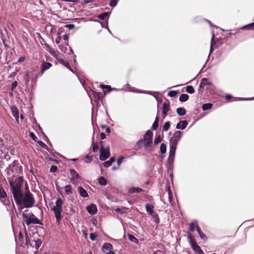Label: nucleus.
<instances>
[{
	"instance_id": "obj_35",
	"label": "nucleus",
	"mask_w": 254,
	"mask_h": 254,
	"mask_svg": "<svg viewBox=\"0 0 254 254\" xmlns=\"http://www.w3.org/2000/svg\"><path fill=\"white\" fill-rule=\"evenodd\" d=\"M98 183L100 185L105 186L107 184V181L103 177H100L98 179Z\"/></svg>"
},
{
	"instance_id": "obj_37",
	"label": "nucleus",
	"mask_w": 254,
	"mask_h": 254,
	"mask_svg": "<svg viewBox=\"0 0 254 254\" xmlns=\"http://www.w3.org/2000/svg\"><path fill=\"white\" fill-rule=\"evenodd\" d=\"M170 127V123L169 122H166L163 126V131H167L169 130Z\"/></svg>"
},
{
	"instance_id": "obj_42",
	"label": "nucleus",
	"mask_w": 254,
	"mask_h": 254,
	"mask_svg": "<svg viewBox=\"0 0 254 254\" xmlns=\"http://www.w3.org/2000/svg\"><path fill=\"white\" fill-rule=\"evenodd\" d=\"M186 91L189 93L192 94L194 92V89L192 86H188L186 88Z\"/></svg>"
},
{
	"instance_id": "obj_29",
	"label": "nucleus",
	"mask_w": 254,
	"mask_h": 254,
	"mask_svg": "<svg viewBox=\"0 0 254 254\" xmlns=\"http://www.w3.org/2000/svg\"><path fill=\"white\" fill-rule=\"evenodd\" d=\"M158 122H159V118L157 116L155 118V121L153 123L152 126V129L154 130H155L157 129L158 127Z\"/></svg>"
},
{
	"instance_id": "obj_19",
	"label": "nucleus",
	"mask_w": 254,
	"mask_h": 254,
	"mask_svg": "<svg viewBox=\"0 0 254 254\" xmlns=\"http://www.w3.org/2000/svg\"><path fill=\"white\" fill-rule=\"evenodd\" d=\"M145 208L147 213L151 215H153V214L154 213V206L151 204L147 203L145 205Z\"/></svg>"
},
{
	"instance_id": "obj_27",
	"label": "nucleus",
	"mask_w": 254,
	"mask_h": 254,
	"mask_svg": "<svg viewBox=\"0 0 254 254\" xmlns=\"http://www.w3.org/2000/svg\"><path fill=\"white\" fill-rule=\"evenodd\" d=\"M26 76L27 77L26 80V82L27 83L29 81L31 78H33V73L32 72L30 71H27L26 72Z\"/></svg>"
},
{
	"instance_id": "obj_22",
	"label": "nucleus",
	"mask_w": 254,
	"mask_h": 254,
	"mask_svg": "<svg viewBox=\"0 0 254 254\" xmlns=\"http://www.w3.org/2000/svg\"><path fill=\"white\" fill-rule=\"evenodd\" d=\"M112 249V245L109 243H105L102 247V250L104 252H106L107 251H111Z\"/></svg>"
},
{
	"instance_id": "obj_60",
	"label": "nucleus",
	"mask_w": 254,
	"mask_h": 254,
	"mask_svg": "<svg viewBox=\"0 0 254 254\" xmlns=\"http://www.w3.org/2000/svg\"><path fill=\"white\" fill-rule=\"evenodd\" d=\"M30 136L33 138L34 140L35 139V138L36 137L35 135L33 132H30Z\"/></svg>"
},
{
	"instance_id": "obj_44",
	"label": "nucleus",
	"mask_w": 254,
	"mask_h": 254,
	"mask_svg": "<svg viewBox=\"0 0 254 254\" xmlns=\"http://www.w3.org/2000/svg\"><path fill=\"white\" fill-rule=\"evenodd\" d=\"M94 97L97 99H100L102 96V94L100 92L93 91Z\"/></svg>"
},
{
	"instance_id": "obj_52",
	"label": "nucleus",
	"mask_w": 254,
	"mask_h": 254,
	"mask_svg": "<svg viewBox=\"0 0 254 254\" xmlns=\"http://www.w3.org/2000/svg\"><path fill=\"white\" fill-rule=\"evenodd\" d=\"M25 59H26V58H25V56H21V57L19 58V59H18V62H19V63H22V62H24V61H25Z\"/></svg>"
},
{
	"instance_id": "obj_46",
	"label": "nucleus",
	"mask_w": 254,
	"mask_h": 254,
	"mask_svg": "<svg viewBox=\"0 0 254 254\" xmlns=\"http://www.w3.org/2000/svg\"><path fill=\"white\" fill-rule=\"evenodd\" d=\"M124 158H125L124 157L121 156L117 160V163L119 166V167H120L121 164L122 163Z\"/></svg>"
},
{
	"instance_id": "obj_58",
	"label": "nucleus",
	"mask_w": 254,
	"mask_h": 254,
	"mask_svg": "<svg viewBox=\"0 0 254 254\" xmlns=\"http://www.w3.org/2000/svg\"><path fill=\"white\" fill-rule=\"evenodd\" d=\"M100 137L102 139H105L106 137V135H105V133L103 132L101 133Z\"/></svg>"
},
{
	"instance_id": "obj_43",
	"label": "nucleus",
	"mask_w": 254,
	"mask_h": 254,
	"mask_svg": "<svg viewBox=\"0 0 254 254\" xmlns=\"http://www.w3.org/2000/svg\"><path fill=\"white\" fill-rule=\"evenodd\" d=\"M162 140V138L160 136V135H157L155 136V138L154 139V144H158L159 142H160Z\"/></svg>"
},
{
	"instance_id": "obj_26",
	"label": "nucleus",
	"mask_w": 254,
	"mask_h": 254,
	"mask_svg": "<svg viewBox=\"0 0 254 254\" xmlns=\"http://www.w3.org/2000/svg\"><path fill=\"white\" fill-rule=\"evenodd\" d=\"M241 29H247L248 30H254V22L245 25L241 28Z\"/></svg>"
},
{
	"instance_id": "obj_34",
	"label": "nucleus",
	"mask_w": 254,
	"mask_h": 254,
	"mask_svg": "<svg viewBox=\"0 0 254 254\" xmlns=\"http://www.w3.org/2000/svg\"><path fill=\"white\" fill-rule=\"evenodd\" d=\"M127 237H128V239L131 242H132L134 243L135 244H137L138 243V240L132 235L129 234L127 235Z\"/></svg>"
},
{
	"instance_id": "obj_5",
	"label": "nucleus",
	"mask_w": 254,
	"mask_h": 254,
	"mask_svg": "<svg viewBox=\"0 0 254 254\" xmlns=\"http://www.w3.org/2000/svg\"><path fill=\"white\" fill-rule=\"evenodd\" d=\"M182 136L181 131H176L170 139V145L176 146Z\"/></svg>"
},
{
	"instance_id": "obj_41",
	"label": "nucleus",
	"mask_w": 254,
	"mask_h": 254,
	"mask_svg": "<svg viewBox=\"0 0 254 254\" xmlns=\"http://www.w3.org/2000/svg\"><path fill=\"white\" fill-rule=\"evenodd\" d=\"M109 14V13L108 12H104L103 13H102L98 15V17L101 19L103 20L106 17L108 16Z\"/></svg>"
},
{
	"instance_id": "obj_63",
	"label": "nucleus",
	"mask_w": 254,
	"mask_h": 254,
	"mask_svg": "<svg viewBox=\"0 0 254 254\" xmlns=\"http://www.w3.org/2000/svg\"><path fill=\"white\" fill-rule=\"evenodd\" d=\"M225 97H226V99L229 100V99H230V98H231V95L230 94H227L226 95Z\"/></svg>"
},
{
	"instance_id": "obj_1",
	"label": "nucleus",
	"mask_w": 254,
	"mask_h": 254,
	"mask_svg": "<svg viewBox=\"0 0 254 254\" xmlns=\"http://www.w3.org/2000/svg\"><path fill=\"white\" fill-rule=\"evenodd\" d=\"M17 197L19 199L14 197L16 203L18 205H23L26 208L31 207L34 203V198L30 192L26 193L25 194L22 192L18 195Z\"/></svg>"
},
{
	"instance_id": "obj_13",
	"label": "nucleus",
	"mask_w": 254,
	"mask_h": 254,
	"mask_svg": "<svg viewBox=\"0 0 254 254\" xmlns=\"http://www.w3.org/2000/svg\"><path fill=\"white\" fill-rule=\"evenodd\" d=\"M11 111L13 116L15 118L17 123H19V112L18 109L15 106L11 107Z\"/></svg>"
},
{
	"instance_id": "obj_24",
	"label": "nucleus",
	"mask_w": 254,
	"mask_h": 254,
	"mask_svg": "<svg viewBox=\"0 0 254 254\" xmlns=\"http://www.w3.org/2000/svg\"><path fill=\"white\" fill-rule=\"evenodd\" d=\"M65 192L66 195H70L72 193L73 191L70 185H66L64 187Z\"/></svg>"
},
{
	"instance_id": "obj_25",
	"label": "nucleus",
	"mask_w": 254,
	"mask_h": 254,
	"mask_svg": "<svg viewBox=\"0 0 254 254\" xmlns=\"http://www.w3.org/2000/svg\"><path fill=\"white\" fill-rule=\"evenodd\" d=\"M59 62L62 64L63 65H64V66H65V67H66L67 68L69 69V70L72 71V72H73V70L70 67L69 65V64L67 62H65L64 61V60L63 59H61V60H59Z\"/></svg>"
},
{
	"instance_id": "obj_49",
	"label": "nucleus",
	"mask_w": 254,
	"mask_h": 254,
	"mask_svg": "<svg viewBox=\"0 0 254 254\" xmlns=\"http://www.w3.org/2000/svg\"><path fill=\"white\" fill-rule=\"evenodd\" d=\"M57 171V167L55 166H52L50 168V171L52 173H55Z\"/></svg>"
},
{
	"instance_id": "obj_57",
	"label": "nucleus",
	"mask_w": 254,
	"mask_h": 254,
	"mask_svg": "<svg viewBox=\"0 0 254 254\" xmlns=\"http://www.w3.org/2000/svg\"><path fill=\"white\" fill-rule=\"evenodd\" d=\"M38 143H39V144L40 145H41V146L42 147H44L45 146H46V144H45L44 142H43L42 141H39L38 142Z\"/></svg>"
},
{
	"instance_id": "obj_7",
	"label": "nucleus",
	"mask_w": 254,
	"mask_h": 254,
	"mask_svg": "<svg viewBox=\"0 0 254 254\" xmlns=\"http://www.w3.org/2000/svg\"><path fill=\"white\" fill-rule=\"evenodd\" d=\"M100 159L101 161H105L109 157L110 155L109 148L107 147L105 148L103 146L100 147Z\"/></svg>"
},
{
	"instance_id": "obj_39",
	"label": "nucleus",
	"mask_w": 254,
	"mask_h": 254,
	"mask_svg": "<svg viewBox=\"0 0 254 254\" xmlns=\"http://www.w3.org/2000/svg\"><path fill=\"white\" fill-rule=\"evenodd\" d=\"M62 32V31H60L59 30L58 32V37L55 40V42L57 44H59L61 41L62 38L61 34Z\"/></svg>"
},
{
	"instance_id": "obj_17",
	"label": "nucleus",
	"mask_w": 254,
	"mask_h": 254,
	"mask_svg": "<svg viewBox=\"0 0 254 254\" xmlns=\"http://www.w3.org/2000/svg\"><path fill=\"white\" fill-rule=\"evenodd\" d=\"M141 191H142V190L138 187H131L128 189V192L129 193H139Z\"/></svg>"
},
{
	"instance_id": "obj_32",
	"label": "nucleus",
	"mask_w": 254,
	"mask_h": 254,
	"mask_svg": "<svg viewBox=\"0 0 254 254\" xmlns=\"http://www.w3.org/2000/svg\"><path fill=\"white\" fill-rule=\"evenodd\" d=\"M212 105L211 103H205L202 106V109L203 111H206L211 109Z\"/></svg>"
},
{
	"instance_id": "obj_14",
	"label": "nucleus",
	"mask_w": 254,
	"mask_h": 254,
	"mask_svg": "<svg viewBox=\"0 0 254 254\" xmlns=\"http://www.w3.org/2000/svg\"><path fill=\"white\" fill-rule=\"evenodd\" d=\"M170 110V105L168 102H165L163 104V118L167 116V112Z\"/></svg>"
},
{
	"instance_id": "obj_9",
	"label": "nucleus",
	"mask_w": 254,
	"mask_h": 254,
	"mask_svg": "<svg viewBox=\"0 0 254 254\" xmlns=\"http://www.w3.org/2000/svg\"><path fill=\"white\" fill-rule=\"evenodd\" d=\"M0 200L5 205H6L8 203V200L6 199V193L1 187H0Z\"/></svg>"
},
{
	"instance_id": "obj_47",
	"label": "nucleus",
	"mask_w": 254,
	"mask_h": 254,
	"mask_svg": "<svg viewBox=\"0 0 254 254\" xmlns=\"http://www.w3.org/2000/svg\"><path fill=\"white\" fill-rule=\"evenodd\" d=\"M118 1L116 0H112L110 2V5L111 6H115L117 4Z\"/></svg>"
},
{
	"instance_id": "obj_6",
	"label": "nucleus",
	"mask_w": 254,
	"mask_h": 254,
	"mask_svg": "<svg viewBox=\"0 0 254 254\" xmlns=\"http://www.w3.org/2000/svg\"><path fill=\"white\" fill-rule=\"evenodd\" d=\"M23 217L25 219V222L27 225H29L31 224H39V220L33 214L28 215L26 214H23Z\"/></svg>"
},
{
	"instance_id": "obj_28",
	"label": "nucleus",
	"mask_w": 254,
	"mask_h": 254,
	"mask_svg": "<svg viewBox=\"0 0 254 254\" xmlns=\"http://www.w3.org/2000/svg\"><path fill=\"white\" fill-rule=\"evenodd\" d=\"M177 113L179 116H184L186 114V111L184 108H179L177 109Z\"/></svg>"
},
{
	"instance_id": "obj_62",
	"label": "nucleus",
	"mask_w": 254,
	"mask_h": 254,
	"mask_svg": "<svg viewBox=\"0 0 254 254\" xmlns=\"http://www.w3.org/2000/svg\"><path fill=\"white\" fill-rule=\"evenodd\" d=\"M93 1V0H84V2L86 4H87V3L91 2Z\"/></svg>"
},
{
	"instance_id": "obj_55",
	"label": "nucleus",
	"mask_w": 254,
	"mask_h": 254,
	"mask_svg": "<svg viewBox=\"0 0 254 254\" xmlns=\"http://www.w3.org/2000/svg\"><path fill=\"white\" fill-rule=\"evenodd\" d=\"M82 233L84 234V235L85 237V238H87V233H86V228H84V229H83V230H82Z\"/></svg>"
},
{
	"instance_id": "obj_23",
	"label": "nucleus",
	"mask_w": 254,
	"mask_h": 254,
	"mask_svg": "<svg viewBox=\"0 0 254 254\" xmlns=\"http://www.w3.org/2000/svg\"><path fill=\"white\" fill-rule=\"evenodd\" d=\"M176 148V146L170 145L169 156L175 157Z\"/></svg>"
},
{
	"instance_id": "obj_51",
	"label": "nucleus",
	"mask_w": 254,
	"mask_h": 254,
	"mask_svg": "<svg viewBox=\"0 0 254 254\" xmlns=\"http://www.w3.org/2000/svg\"><path fill=\"white\" fill-rule=\"evenodd\" d=\"M111 165L112 164L109 161H107L104 163V166L106 168L110 167Z\"/></svg>"
},
{
	"instance_id": "obj_21",
	"label": "nucleus",
	"mask_w": 254,
	"mask_h": 254,
	"mask_svg": "<svg viewBox=\"0 0 254 254\" xmlns=\"http://www.w3.org/2000/svg\"><path fill=\"white\" fill-rule=\"evenodd\" d=\"M207 85H211V82L206 78H202L200 81V87L204 88V86Z\"/></svg>"
},
{
	"instance_id": "obj_2",
	"label": "nucleus",
	"mask_w": 254,
	"mask_h": 254,
	"mask_svg": "<svg viewBox=\"0 0 254 254\" xmlns=\"http://www.w3.org/2000/svg\"><path fill=\"white\" fill-rule=\"evenodd\" d=\"M9 183L12 189L13 197H17V199H19L18 195L22 193L21 187L23 185V179L21 177H19L15 179L14 181L13 180H9Z\"/></svg>"
},
{
	"instance_id": "obj_53",
	"label": "nucleus",
	"mask_w": 254,
	"mask_h": 254,
	"mask_svg": "<svg viewBox=\"0 0 254 254\" xmlns=\"http://www.w3.org/2000/svg\"><path fill=\"white\" fill-rule=\"evenodd\" d=\"M17 85V82L16 81L13 82L11 85V89L12 90L14 89L15 88H16Z\"/></svg>"
},
{
	"instance_id": "obj_16",
	"label": "nucleus",
	"mask_w": 254,
	"mask_h": 254,
	"mask_svg": "<svg viewBox=\"0 0 254 254\" xmlns=\"http://www.w3.org/2000/svg\"><path fill=\"white\" fill-rule=\"evenodd\" d=\"M78 191L80 194V195L83 197H88V194L86 191L82 187H79L77 188Z\"/></svg>"
},
{
	"instance_id": "obj_59",
	"label": "nucleus",
	"mask_w": 254,
	"mask_h": 254,
	"mask_svg": "<svg viewBox=\"0 0 254 254\" xmlns=\"http://www.w3.org/2000/svg\"><path fill=\"white\" fill-rule=\"evenodd\" d=\"M8 171H9L13 172L14 170V167L13 166H9V168L7 169Z\"/></svg>"
},
{
	"instance_id": "obj_45",
	"label": "nucleus",
	"mask_w": 254,
	"mask_h": 254,
	"mask_svg": "<svg viewBox=\"0 0 254 254\" xmlns=\"http://www.w3.org/2000/svg\"><path fill=\"white\" fill-rule=\"evenodd\" d=\"M177 94V92L176 91H170L168 93V95L170 97H175Z\"/></svg>"
},
{
	"instance_id": "obj_15",
	"label": "nucleus",
	"mask_w": 254,
	"mask_h": 254,
	"mask_svg": "<svg viewBox=\"0 0 254 254\" xmlns=\"http://www.w3.org/2000/svg\"><path fill=\"white\" fill-rule=\"evenodd\" d=\"M188 123L186 121H182L179 122L176 126L177 129H185Z\"/></svg>"
},
{
	"instance_id": "obj_54",
	"label": "nucleus",
	"mask_w": 254,
	"mask_h": 254,
	"mask_svg": "<svg viewBox=\"0 0 254 254\" xmlns=\"http://www.w3.org/2000/svg\"><path fill=\"white\" fill-rule=\"evenodd\" d=\"M101 86H102L103 89L107 88V89H110V90L111 89V86H109V85H101Z\"/></svg>"
},
{
	"instance_id": "obj_18",
	"label": "nucleus",
	"mask_w": 254,
	"mask_h": 254,
	"mask_svg": "<svg viewBox=\"0 0 254 254\" xmlns=\"http://www.w3.org/2000/svg\"><path fill=\"white\" fill-rule=\"evenodd\" d=\"M70 173L72 177L71 182H72V180H77L79 178V175L75 170L71 169Z\"/></svg>"
},
{
	"instance_id": "obj_50",
	"label": "nucleus",
	"mask_w": 254,
	"mask_h": 254,
	"mask_svg": "<svg viewBox=\"0 0 254 254\" xmlns=\"http://www.w3.org/2000/svg\"><path fill=\"white\" fill-rule=\"evenodd\" d=\"M65 27L69 29H74L75 26L74 24H67L65 25Z\"/></svg>"
},
{
	"instance_id": "obj_56",
	"label": "nucleus",
	"mask_w": 254,
	"mask_h": 254,
	"mask_svg": "<svg viewBox=\"0 0 254 254\" xmlns=\"http://www.w3.org/2000/svg\"><path fill=\"white\" fill-rule=\"evenodd\" d=\"M63 39L64 41H67L68 39V34H65L63 36Z\"/></svg>"
},
{
	"instance_id": "obj_40",
	"label": "nucleus",
	"mask_w": 254,
	"mask_h": 254,
	"mask_svg": "<svg viewBox=\"0 0 254 254\" xmlns=\"http://www.w3.org/2000/svg\"><path fill=\"white\" fill-rule=\"evenodd\" d=\"M23 236L22 234V233L20 232L18 234V239H16V242L18 243V241H19V243H20V246H22L23 243H21V242L23 241Z\"/></svg>"
},
{
	"instance_id": "obj_61",
	"label": "nucleus",
	"mask_w": 254,
	"mask_h": 254,
	"mask_svg": "<svg viewBox=\"0 0 254 254\" xmlns=\"http://www.w3.org/2000/svg\"><path fill=\"white\" fill-rule=\"evenodd\" d=\"M109 161L112 164V163L115 162V158L114 157H112Z\"/></svg>"
},
{
	"instance_id": "obj_36",
	"label": "nucleus",
	"mask_w": 254,
	"mask_h": 254,
	"mask_svg": "<svg viewBox=\"0 0 254 254\" xmlns=\"http://www.w3.org/2000/svg\"><path fill=\"white\" fill-rule=\"evenodd\" d=\"M160 153L161 154H165L166 152V145L165 143H162L160 147Z\"/></svg>"
},
{
	"instance_id": "obj_31",
	"label": "nucleus",
	"mask_w": 254,
	"mask_h": 254,
	"mask_svg": "<svg viewBox=\"0 0 254 254\" xmlns=\"http://www.w3.org/2000/svg\"><path fill=\"white\" fill-rule=\"evenodd\" d=\"M197 232L199 235V237L200 238L203 240H207V237L206 235L201 231L200 229L199 228H198L197 229Z\"/></svg>"
},
{
	"instance_id": "obj_4",
	"label": "nucleus",
	"mask_w": 254,
	"mask_h": 254,
	"mask_svg": "<svg viewBox=\"0 0 254 254\" xmlns=\"http://www.w3.org/2000/svg\"><path fill=\"white\" fill-rule=\"evenodd\" d=\"M64 204L63 200L60 197L57 198L55 205L52 207L51 209L54 212L57 222H60L62 219V212L63 211L62 206Z\"/></svg>"
},
{
	"instance_id": "obj_10",
	"label": "nucleus",
	"mask_w": 254,
	"mask_h": 254,
	"mask_svg": "<svg viewBox=\"0 0 254 254\" xmlns=\"http://www.w3.org/2000/svg\"><path fill=\"white\" fill-rule=\"evenodd\" d=\"M87 212L91 215H94L97 212V208L96 205L91 204L86 207Z\"/></svg>"
},
{
	"instance_id": "obj_12",
	"label": "nucleus",
	"mask_w": 254,
	"mask_h": 254,
	"mask_svg": "<svg viewBox=\"0 0 254 254\" xmlns=\"http://www.w3.org/2000/svg\"><path fill=\"white\" fill-rule=\"evenodd\" d=\"M52 66V64L51 63L43 62L41 65V74L42 75L45 71L49 69Z\"/></svg>"
},
{
	"instance_id": "obj_30",
	"label": "nucleus",
	"mask_w": 254,
	"mask_h": 254,
	"mask_svg": "<svg viewBox=\"0 0 254 254\" xmlns=\"http://www.w3.org/2000/svg\"><path fill=\"white\" fill-rule=\"evenodd\" d=\"M189 99V96L186 94H182L180 95L179 100L181 102L187 101Z\"/></svg>"
},
{
	"instance_id": "obj_8",
	"label": "nucleus",
	"mask_w": 254,
	"mask_h": 254,
	"mask_svg": "<svg viewBox=\"0 0 254 254\" xmlns=\"http://www.w3.org/2000/svg\"><path fill=\"white\" fill-rule=\"evenodd\" d=\"M190 239V243L191 248L195 252V254H204L203 252L201 250L200 247L197 245V243L194 241L190 236L189 237Z\"/></svg>"
},
{
	"instance_id": "obj_11",
	"label": "nucleus",
	"mask_w": 254,
	"mask_h": 254,
	"mask_svg": "<svg viewBox=\"0 0 254 254\" xmlns=\"http://www.w3.org/2000/svg\"><path fill=\"white\" fill-rule=\"evenodd\" d=\"M44 48L48 51L52 56L57 57L58 55V52L55 51L54 49L51 48L49 45L45 43L43 46Z\"/></svg>"
},
{
	"instance_id": "obj_64",
	"label": "nucleus",
	"mask_w": 254,
	"mask_h": 254,
	"mask_svg": "<svg viewBox=\"0 0 254 254\" xmlns=\"http://www.w3.org/2000/svg\"><path fill=\"white\" fill-rule=\"evenodd\" d=\"M107 254H115L112 250L110 251Z\"/></svg>"
},
{
	"instance_id": "obj_33",
	"label": "nucleus",
	"mask_w": 254,
	"mask_h": 254,
	"mask_svg": "<svg viewBox=\"0 0 254 254\" xmlns=\"http://www.w3.org/2000/svg\"><path fill=\"white\" fill-rule=\"evenodd\" d=\"M174 158L173 157H168V160H167V167L168 168H171L172 164L174 163Z\"/></svg>"
},
{
	"instance_id": "obj_3",
	"label": "nucleus",
	"mask_w": 254,
	"mask_h": 254,
	"mask_svg": "<svg viewBox=\"0 0 254 254\" xmlns=\"http://www.w3.org/2000/svg\"><path fill=\"white\" fill-rule=\"evenodd\" d=\"M152 132L150 130H147L144 135L143 138L137 142V145L141 147V145L142 144L146 150L151 151L152 145Z\"/></svg>"
},
{
	"instance_id": "obj_20",
	"label": "nucleus",
	"mask_w": 254,
	"mask_h": 254,
	"mask_svg": "<svg viewBox=\"0 0 254 254\" xmlns=\"http://www.w3.org/2000/svg\"><path fill=\"white\" fill-rule=\"evenodd\" d=\"M198 228L199 227L198 225L197 222L196 221H193L190 225L189 230L190 231L193 232L195 229H196V231H197Z\"/></svg>"
},
{
	"instance_id": "obj_48",
	"label": "nucleus",
	"mask_w": 254,
	"mask_h": 254,
	"mask_svg": "<svg viewBox=\"0 0 254 254\" xmlns=\"http://www.w3.org/2000/svg\"><path fill=\"white\" fill-rule=\"evenodd\" d=\"M97 235L94 234V233H91L90 234V239L92 240V241H94L95 240L96 237H97Z\"/></svg>"
},
{
	"instance_id": "obj_38",
	"label": "nucleus",
	"mask_w": 254,
	"mask_h": 254,
	"mask_svg": "<svg viewBox=\"0 0 254 254\" xmlns=\"http://www.w3.org/2000/svg\"><path fill=\"white\" fill-rule=\"evenodd\" d=\"M92 141V149L94 152H97L98 150V144L97 142H94V138H93Z\"/></svg>"
}]
</instances>
